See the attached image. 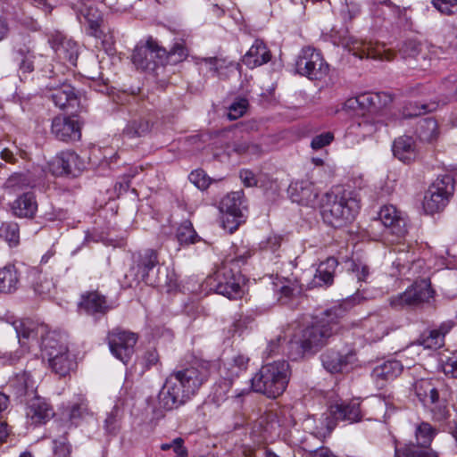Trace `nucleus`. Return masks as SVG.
<instances>
[{"mask_svg":"<svg viewBox=\"0 0 457 457\" xmlns=\"http://www.w3.org/2000/svg\"><path fill=\"white\" fill-rule=\"evenodd\" d=\"M209 376V370L204 364L171 372L158 394V409L169 411L186 403L207 381Z\"/></svg>","mask_w":457,"mask_h":457,"instance_id":"f257e3e1","label":"nucleus"},{"mask_svg":"<svg viewBox=\"0 0 457 457\" xmlns=\"http://www.w3.org/2000/svg\"><path fill=\"white\" fill-rule=\"evenodd\" d=\"M337 317L333 310L316 317L311 325L295 333L288 345L289 357L296 361L307 353H314L325 345L337 329Z\"/></svg>","mask_w":457,"mask_h":457,"instance_id":"f03ea898","label":"nucleus"},{"mask_svg":"<svg viewBox=\"0 0 457 457\" xmlns=\"http://www.w3.org/2000/svg\"><path fill=\"white\" fill-rule=\"evenodd\" d=\"M321 204L324 221L333 227H343L352 222L360 210V199L355 192L335 187L327 192Z\"/></svg>","mask_w":457,"mask_h":457,"instance_id":"7ed1b4c3","label":"nucleus"},{"mask_svg":"<svg viewBox=\"0 0 457 457\" xmlns=\"http://www.w3.org/2000/svg\"><path fill=\"white\" fill-rule=\"evenodd\" d=\"M378 218L385 227L384 237L389 244H397V248L394 251L398 252L399 255L393 262L399 274H406L410 270L411 263L414 262V257L405 251L404 244L400 240L406 234V218L404 214L397 210L395 205H384L378 213Z\"/></svg>","mask_w":457,"mask_h":457,"instance_id":"20e7f679","label":"nucleus"},{"mask_svg":"<svg viewBox=\"0 0 457 457\" xmlns=\"http://www.w3.org/2000/svg\"><path fill=\"white\" fill-rule=\"evenodd\" d=\"M13 326L21 347L30 349L39 346L46 358L52 347L56 349L61 345H67L64 335L49 331L47 326L44 324H37L31 320H20L15 321Z\"/></svg>","mask_w":457,"mask_h":457,"instance_id":"39448f33","label":"nucleus"},{"mask_svg":"<svg viewBox=\"0 0 457 457\" xmlns=\"http://www.w3.org/2000/svg\"><path fill=\"white\" fill-rule=\"evenodd\" d=\"M289 376V365L285 361L265 364L252 378V389L269 398H276L286 390Z\"/></svg>","mask_w":457,"mask_h":457,"instance_id":"423d86ee","label":"nucleus"},{"mask_svg":"<svg viewBox=\"0 0 457 457\" xmlns=\"http://www.w3.org/2000/svg\"><path fill=\"white\" fill-rule=\"evenodd\" d=\"M436 430L428 422H421L415 428L416 444L409 443L403 446H395V457H438L430 448Z\"/></svg>","mask_w":457,"mask_h":457,"instance_id":"0eeeda50","label":"nucleus"},{"mask_svg":"<svg viewBox=\"0 0 457 457\" xmlns=\"http://www.w3.org/2000/svg\"><path fill=\"white\" fill-rule=\"evenodd\" d=\"M454 192V180L450 175L438 176L428 187L423 198V209L428 214L439 212L448 204Z\"/></svg>","mask_w":457,"mask_h":457,"instance_id":"6e6552de","label":"nucleus"},{"mask_svg":"<svg viewBox=\"0 0 457 457\" xmlns=\"http://www.w3.org/2000/svg\"><path fill=\"white\" fill-rule=\"evenodd\" d=\"M414 391L423 406L431 412L435 420L442 421L448 418L449 411L446 400L439 396L438 390L431 380L416 381Z\"/></svg>","mask_w":457,"mask_h":457,"instance_id":"1a4fd4ad","label":"nucleus"},{"mask_svg":"<svg viewBox=\"0 0 457 457\" xmlns=\"http://www.w3.org/2000/svg\"><path fill=\"white\" fill-rule=\"evenodd\" d=\"M295 68L299 74L310 79H321L328 75L329 70L321 53L312 46H305L301 50Z\"/></svg>","mask_w":457,"mask_h":457,"instance_id":"9d476101","label":"nucleus"},{"mask_svg":"<svg viewBox=\"0 0 457 457\" xmlns=\"http://www.w3.org/2000/svg\"><path fill=\"white\" fill-rule=\"evenodd\" d=\"M137 342V334L114 328L108 334V345L112 355L124 364H127L135 352Z\"/></svg>","mask_w":457,"mask_h":457,"instance_id":"9b49d317","label":"nucleus"},{"mask_svg":"<svg viewBox=\"0 0 457 457\" xmlns=\"http://www.w3.org/2000/svg\"><path fill=\"white\" fill-rule=\"evenodd\" d=\"M433 295L434 291L431 289L429 283L422 280L413 284L403 293L390 297L389 304L392 308L400 310L428 302L433 297Z\"/></svg>","mask_w":457,"mask_h":457,"instance_id":"f8f14e48","label":"nucleus"},{"mask_svg":"<svg viewBox=\"0 0 457 457\" xmlns=\"http://www.w3.org/2000/svg\"><path fill=\"white\" fill-rule=\"evenodd\" d=\"M218 281L215 290L228 299L241 297L244 293V278L239 272H234L227 265H223L215 274Z\"/></svg>","mask_w":457,"mask_h":457,"instance_id":"ddd939ff","label":"nucleus"},{"mask_svg":"<svg viewBox=\"0 0 457 457\" xmlns=\"http://www.w3.org/2000/svg\"><path fill=\"white\" fill-rule=\"evenodd\" d=\"M85 167L84 161L72 151L61 152L47 163L48 170L54 176H78Z\"/></svg>","mask_w":457,"mask_h":457,"instance_id":"4468645a","label":"nucleus"},{"mask_svg":"<svg viewBox=\"0 0 457 457\" xmlns=\"http://www.w3.org/2000/svg\"><path fill=\"white\" fill-rule=\"evenodd\" d=\"M339 44L360 59L364 57L375 60L392 59V54L385 50L383 46L374 45L371 42L363 41L353 37H344Z\"/></svg>","mask_w":457,"mask_h":457,"instance_id":"2eb2a0df","label":"nucleus"},{"mask_svg":"<svg viewBox=\"0 0 457 457\" xmlns=\"http://www.w3.org/2000/svg\"><path fill=\"white\" fill-rule=\"evenodd\" d=\"M165 54V49L158 46L154 40L149 39L144 46L135 48L132 62L137 69L154 70L159 60H162Z\"/></svg>","mask_w":457,"mask_h":457,"instance_id":"dca6fc26","label":"nucleus"},{"mask_svg":"<svg viewBox=\"0 0 457 457\" xmlns=\"http://www.w3.org/2000/svg\"><path fill=\"white\" fill-rule=\"evenodd\" d=\"M287 192L293 202L305 206L313 207L319 196V189L309 179L293 181Z\"/></svg>","mask_w":457,"mask_h":457,"instance_id":"f3484780","label":"nucleus"},{"mask_svg":"<svg viewBox=\"0 0 457 457\" xmlns=\"http://www.w3.org/2000/svg\"><path fill=\"white\" fill-rule=\"evenodd\" d=\"M52 134L61 141L74 142L81 137L79 122L71 117L56 116L52 120Z\"/></svg>","mask_w":457,"mask_h":457,"instance_id":"a211bd4d","label":"nucleus"},{"mask_svg":"<svg viewBox=\"0 0 457 457\" xmlns=\"http://www.w3.org/2000/svg\"><path fill=\"white\" fill-rule=\"evenodd\" d=\"M355 361V353L347 349L341 352L328 350L321 355L323 367L331 373L349 370Z\"/></svg>","mask_w":457,"mask_h":457,"instance_id":"6ab92c4d","label":"nucleus"},{"mask_svg":"<svg viewBox=\"0 0 457 457\" xmlns=\"http://www.w3.org/2000/svg\"><path fill=\"white\" fill-rule=\"evenodd\" d=\"M46 96L60 109L74 108L78 104V97L72 86L67 83L50 85L46 87Z\"/></svg>","mask_w":457,"mask_h":457,"instance_id":"aec40b11","label":"nucleus"},{"mask_svg":"<svg viewBox=\"0 0 457 457\" xmlns=\"http://www.w3.org/2000/svg\"><path fill=\"white\" fill-rule=\"evenodd\" d=\"M54 416L52 406L44 399L36 396L30 399L26 407V418L32 425L46 424Z\"/></svg>","mask_w":457,"mask_h":457,"instance_id":"412c9836","label":"nucleus"},{"mask_svg":"<svg viewBox=\"0 0 457 457\" xmlns=\"http://www.w3.org/2000/svg\"><path fill=\"white\" fill-rule=\"evenodd\" d=\"M51 44L61 61L71 66H76L79 56V46L75 41L62 35H56L51 40Z\"/></svg>","mask_w":457,"mask_h":457,"instance_id":"4be33fe9","label":"nucleus"},{"mask_svg":"<svg viewBox=\"0 0 457 457\" xmlns=\"http://www.w3.org/2000/svg\"><path fill=\"white\" fill-rule=\"evenodd\" d=\"M49 351L47 360L52 370L60 377L68 375L75 366V361L69 353L68 346L61 345L59 348H52Z\"/></svg>","mask_w":457,"mask_h":457,"instance_id":"5701e85b","label":"nucleus"},{"mask_svg":"<svg viewBox=\"0 0 457 457\" xmlns=\"http://www.w3.org/2000/svg\"><path fill=\"white\" fill-rule=\"evenodd\" d=\"M403 366L397 360H388L377 365L371 373V377L378 387H383L387 381L397 378L403 371Z\"/></svg>","mask_w":457,"mask_h":457,"instance_id":"b1692460","label":"nucleus"},{"mask_svg":"<svg viewBox=\"0 0 457 457\" xmlns=\"http://www.w3.org/2000/svg\"><path fill=\"white\" fill-rule=\"evenodd\" d=\"M77 15L80 23L87 24L89 35L96 37H101L99 29L101 13L96 7L90 4L82 3L81 5L78 7Z\"/></svg>","mask_w":457,"mask_h":457,"instance_id":"393cba45","label":"nucleus"},{"mask_svg":"<svg viewBox=\"0 0 457 457\" xmlns=\"http://www.w3.org/2000/svg\"><path fill=\"white\" fill-rule=\"evenodd\" d=\"M11 210L18 218H33L37 211V202L34 193L29 191L18 196L12 202Z\"/></svg>","mask_w":457,"mask_h":457,"instance_id":"a878e982","label":"nucleus"},{"mask_svg":"<svg viewBox=\"0 0 457 457\" xmlns=\"http://www.w3.org/2000/svg\"><path fill=\"white\" fill-rule=\"evenodd\" d=\"M329 411L337 420H345L353 423L361 420L360 403L356 399L349 403H336L330 406Z\"/></svg>","mask_w":457,"mask_h":457,"instance_id":"bb28decb","label":"nucleus"},{"mask_svg":"<svg viewBox=\"0 0 457 457\" xmlns=\"http://www.w3.org/2000/svg\"><path fill=\"white\" fill-rule=\"evenodd\" d=\"M337 261L329 257L320 262L316 270L313 278L310 282V287H328L333 283L335 270L337 267Z\"/></svg>","mask_w":457,"mask_h":457,"instance_id":"cd10ccee","label":"nucleus"},{"mask_svg":"<svg viewBox=\"0 0 457 457\" xmlns=\"http://www.w3.org/2000/svg\"><path fill=\"white\" fill-rule=\"evenodd\" d=\"M270 60V54L265 44L256 39L250 49L243 56L242 62L247 67L253 69Z\"/></svg>","mask_w":457,"mask_h":457,"instance_id":"c85d7f7f","label":"nucleus"},{"mask_svg":"<svg viewBox=\"0 0 457 457\" xmlns=\"http://www.w3.org/2000/svg\"><path fill=\"white\" fill-rule=\"evenodd\" d=\"M394 155L401 162L409 163L417 157L416 144L409 136H402L396 138L393 144Z\"/></svg>","mask_w":457,"mask_h":457,"instance_id":"c756f323","label":"nucleus"},{"mask_svg":"<svg viewBox=\"0 0 457 457\" xmlns=\"http://www.w3.org/2000/svg\"><path fill=\"white\" fill-rule=\"evenodd\" d=\"M365 337L368 341L376 342L388 334V320L378 315H372L365 321Z\"/></svg>","mask_w":457,"mask_h":457,"instance_id":"7c9ffc66","label":"nucleus"},{"mask_svg":"<svg viewBox=\"0 0 457 457\" xmlns=\"http://www.w3.org/2000/svg\"><path fill=\"white\" fill-rule=\"evenodd\" d=\"M20 281L18 270L12 264L0 269V293H12L18 288Z\"/></svg>","mask_w":457,"mask_h":457,"instance_id":"2f4dec72","label":"nucleus"},{"mask_svg":"<svg viewBox=\"0 0 457 457\" xmlns=\"http://www.w3.org/2000/svg\"><path fill=\"white\" fill-rule=\"evenodd\" d=\"M79 307L87 313H104L108 310L104 296L97 292H91L82 296Z\"/></svg>","mask_w":457,"mask_h":457,"instance_id":"473e14b6","label":"nucleus"},{"mask_svg":"<svg viewBox=\"0 0 457 457\" xmlns=\"http://www.w3.org/2000/svg\"><path fill=\"white\" fill-rule=\"evenodd\" d=\"M35 184V179L29 171L14 172L4 182V188L11 192H17Z\"/></svg>","mask_w":457,"mask_h":457,"instance_id":"72a5a7b5","label":"nucleus"},{"mask_svg":"<svg viewBox=\"0 0 457 457\" xmlns=\"http://www.w3.org/2000/svg\"><path fill=\"white\" fill-rule=\"evenodd\" d=\"M220 375L221 378L213 386L211 395L212 401L217 405H220L228 398V393L231 390L234 379L229 376H226L222 372H220Z\"/></svg>","mask_w":457,"mask_h":457,"instance_id":"f704fd0d","label":"nucleus"},{"mask_svg":"<svg viewBox=\"0 0 457 457\" xmlns=\"http://www.w3.org/2000/svg\"><path fill=\"white\" fill-rule=\"evenodd\" d=\"M452 325L450 323L443 324L439 329H433L429 334L422 338L421 345L424 348L438 349L444 345V337L450 331Z\"/></svg>","mask_w":457,"mask_h":457,"instance_id":"c9c22d12","label":"nucleus"},{"mask_svg":"<svg viewBox=\"0 0 457 457\" xmlns=\"http://www.w3.org/2000/svg\"><path fill=\"white\" fill-rule=\"evenodd\" d=\"M241 197L239 192H232L224 197L220 202V212L223 214H230L233 219L242 215Z\"/></svg>","mask_w":457,"mask_h":457,"instance_id":"e433bc0d","label":"nucleus"},{"mask_svg":"<svg viewBox=\"0 0 457 457\" xmlns=\"http://www.w3.org/2000/svg\"><path fill=\"white\" fill-rule=\"evenodd\" d=\"M150 128L151 123L147 119L134 117L128 122L123 134L129 137H142L149 132Z\"/></svg>","mask_w":457,"mask_h":457,"instance_id":"4c0bfd02","label":"nucleus"},{"mask_svg":"<svg viewBox=\"0 0 457 457\" xmlns=\"http://www.w3.org/2000/svg\"><path fill=\"white\" fill-rule=\"evenodd\" d=\"M418 135L423 141L432 142L438 137V126L436 120L432 118L424 119L418 127Z\"/></svg>","mask_w":457,"mask_h":457,"instance_id":"58836bf2","label":"nucleus"},{"mask_svg":"<svg viewBox=\"0 0 457 457\" xmlns=\"http://www.w3.org/2000/svg\"><path fill=\"white\" fill-rule=\"evenodd\" d=\"M248 359L244 355H237L232 360L227 361L220 372L232 378H238L242 371L246 369Z\"/></svg>","mask_w":457,"mask_h":457,"instance_id":"ea45409f","label":"nucleus"},{"mask_svg":"<svg viewBox=\"0 0 457 457\" xmlns=\"http://www.w3.org/2000/svg\"><path fill=\"white\" fill-rule=\"evenodd\" d=\"M176 236L180 245L195 244L200 240L189 220H185L179 225Z\"/></svg>","mask_w":457,"mask_h":457,"instance_id":"a19ab883","label":"nucleus"},{"mask_svg":"<svg viewBox=\"0 0 457 457\" xmlns=\"http://www.w3.org/2000/svg\"><path fill=\"white\" fill-rule=\"evenodd\" d=\"M122 419V411L120 407L116 404L112 407V411L107 413L104 420V428L106 433L110 435H116L120 429V423Z\"/></svg>","mask_w":457,"mask_h":457,"instance_id":"79ce46f5","label":"nucleus"},{"mask_svg":"<svg viewBox=\"0 0 457 457\" xmlns=\"http://www.w3.org/2000/svg\"><path fill=\"white\" fill-rule=\"evenodd\" d=\"M0 237L11 247L18 245L20 242L19 226L15 222H4L0 226Z\"/></svg>","mask_w":457,"mask_h":457,"instance_id":"37998d69","label":"nucleus"},{"mask_svg":"<svg viewBox=\"0 0 457 457\" xmlns=\"http://www.w3.org/2000/svg\"><path fill=\"white\" fill-rule=\"evenodd\" d=\"M436 109V104H418L417 103H410L409 105L404 107L403 115L404 117H415L421 114H425L428 112H433Z\"/></svg>","mask_w":457,"mask_h":457,"instance_id":"c03bdc74","label":"nucleus"},{"mask_svg":"<svg viewBox=\"0 0 457 457\" xmlns=\"http://www.w3.org/2000/svg\"><path fill=\"white\" fill-rule=\"evenodd\" d=\"M158 263V257L156 251L153 249H146L140 255L139 267L143 269V277H145L149 270L154 268Z\"/></svg>","mask_w":457,"mask_h":457,"instance_id":"a18cd8bd","label":"nucleus"},{"mask_svg":"<svg viewBox=\"0 0 457 457\" xmlns=\"http://www.w3.org/2000/svg\"><path fill=\"white\" fill-rule=\"evenodd\" d=\"M34 275H37V280L34 284V290L37 294L46 296L52 293L54 289V284L51 278L46 276L33 271Z\"/></svg>","mask_w":457,"mask_h":457,"instance_id":"49530a36","label":"nucleus"},{"mask_svg":"<svg viewBox=\"0 0 457 457\" xmlns=\"http://www.w3.org/2000/svg\"><path fill=\"white\" fill-rule=\"evenodd\" d=\"M90 414L87 400L84 397H79L78 402L74 403L71 407L70 419L73 420Z\"/></svg>","mask_w":457,"mask_h":457,"instance_id":"de8ad7c7","label":"nucleus"},{"mask_svg":"<svg viewBox=\"0 0 457 457\" xmlns=\"http://www.w3.org/2000/svg\"><path fill=\"white\" fill-rule=\"evenodd\" d=\"M248 108V101L245 98H238L228 108V118L230 120L242 117Z\"/></svg>","mask_w":457,"mask_h":457,"instance_id":"09e8293b","label":"nucleus"},{"mask_svg":"<svg viewBox=\"0 0 457 457\" xmlns=\"http://www.w3.org/2000/svg\"><path fill=\"white\" fill-rule=\"evenodd\" d=\"M432 4L445 15L453 14L457 11V0H432Z\"/></svg>","mask_w":457,"mask_h":457,"instance_id":"8fccbe9b","label":"nucleus"},{"mask_svg":"<svg viewBox=\"0 0 457 457\" xmlns=\"http://www.w3.org/2000/svg\"><path fill=\"white\" fill-rule=\"evenodd\" d=\"M441 365L444 373L453 378H457V355L441 359Z\"/></svg>","mask_w":457,"mask_h":457,"instance_id":"3c124183","label":"nucleus"},{"mask_svg":"<svg viewBox=\"0 0 457 457\" xmlns=\"http://www.w3.org/2000/svg\"><path fill=\"white\" fill-rule=\"evenodd\" d=\"M334 140V134L332 132H324L320 135L315 136L311 142V147L313 150L321 149L328 145Z\"/></svg>","mask_w":457,"mask_h":457,"instance_id":"603ef678","label":"nucleus"},{"mask_svg":"<svg viewBox=\"0 0 457 457\" xmlns=\"http://www.w3.org/2000/svg\"><path fill=\"white\" fill-rule=\"evenodd\" d=\"M161 449L162 451L173 450L179 457H186L187 455V451L186 447L183 445V439L180 437L175 438L170 443H165L161 445Z\"/></svg>","mask_w":457,"mask_h":457,"instance_id":"864d4df0","label":"nucleus"},{"mask_svg":"<svg viewBox=\"0 0 457 457\" xmlns=\"http://www.w3.org/2000/svg\"><path fill=\"white\" fill-rule=\"evenodd\" d=\"M54 457H70L71 446L65 438L54 440Z\"/></svg>","mask_w":457,"mask_h":457,"instance_id":"5fc2aeb1","label":"nucleus"},{"mask_svg":"<svg viewBox=\"0 0 457 457\" xmlns=\"http://www.w3.org/2000/svg\"><path fill=\"white\" fill-rule=\"evenodd\" d=\"M281 240L282 238L278 235H270L260 243V248L263 251L275 253L280 247Z\"/></svg>","mask_w":457,"mask_h":457,"instance_id":"6e6d98bb","label":"nucleus"},{"mask_svg":"<svg viewBox=\"0 0 457 457\" xmlns=\"http://www.w3.org/2000/svg\"><path fill=\"white\" fill-rule=\"evenodd\" d=\"M251 142L245 141V140H237L234 141L230 145H228L227 151L228 154H230L231 153H235L237 155L242 156L243 158H245L246 154L248 152V147L250 145Z\"/></svg>","mask_w":457,"mask_h":457,"instance_id":"4d7b16f0","label":"nucleus"},{"mask_svg":"<svg viewBox=\"0 0 457 457\" xmlns=\"http://www.w3.org/2000/svg\"><path fill=\"white\" fill-rule=\"evenodd\" d=\"M221 221L223 228L228 230L229 233H233L239 227L242 221V215L233 219L230 214H223Z\"/></svg>","mask_w":457,"mask_h":457,"instance_id":"13d9d810","label":"nucleus"},{"mask_svg":"<svg viewBox=\"0 0 457 457\" xmlns=\"http://www.w3.org/2000/svg\"><path fill=\"white\" fill-rule=\"evenodd\" d=\"M189 179L198 188L204 189L209 186V181L203 170H195L190 173Z\"/></svg>","mask_w":457,"mask_h":457,"instance_id":"bf43d9fd","label":"nucleus"},{"mask_svg":"<svg viewBox=\"0 0 457 457\" xmlns=\"http://www.w3.org/2000/svg\"><path fill=\"white\" fill-rule=\"evenodd\" d=\"M352 271L358 281H366L370 274L368 266L361 262H353Z\"/></svg>","mask_w":457,"mask_h":457,"instance_id":"052dcab7","label":"nucleus"},{"mask_svg":"<svg viewBox=\"0 0 457 457\" xmlns=\"http://www.w3.org/2000/svg\"><path fill=\"white\" fill-rule=\"evenodd\" d=\"M275 290L279 292L280 294L279 300H282L283 297H289L291 295L294 294V292L296 289L295 287L292 285L289 281L281 282L280 286L275 284Z\"/></svg>","mask_w":457,"mask_h":457,"instance_id":"680f3d73","label":"nucleus"},{"mask_svg":"<svg viewBox=\"0 0 457 457\" xmlns=\"http://www.w3.org/2000/svg\"><path fill=\"white\" fill-rule=\"evenodd\" d=\"M360 125H361L365 135H371L380 128L381 121L380 120L372 121V120L366 119Z\"/></svg>","mask_w":457,"mask_h":457,"instance_id":"e2e57ef3","label":"nucleus"},{"mask_svg":"<svg viewBox=\"0 0 457 457\" xmlns=\"http://www.w3.org/2000/svg\"><path fill=\"white\" fill-rule=\"evenodd\" d=\"M240 179L246 187H253L257 184V179L254 174L249 170H241Z\"/></svg>","mask_w":457,"mask_h":457,"instance_id":"0e129e2a","label":"nucleus"},{"mask_svg":"<svg viewBox=\"0 0 457 457\" xmlns=\"http://www.w3.org/2000/svg\"><path fill=\"white\" fill-rule=\"evenodd\" d=\"M247 149L248 152L246 154L245 159L248 160L258 158L262 154V146L256 143H250V145Z\"/></svg>","mask_w":457,"mask_h":457,"instance_id":"69168bd1","label":"nucleus"},{"mask_svg":"<svg viewBox=\"0 0 457 457\" xmlns=\"http://www.w3.org/2000/svg\"><path fill=\"white\" fill-rule=\"evenodd\" d=\"M20 70L22 71L24 73L30 72L33 71V62L31 60L30 55L25 56L21 60L20 63Z\"/></svg>","mask_w":457,"mask_h":457,"instance_id":"338daca9","label":"nucleus"},{"mask_svg":"<svg viewBox=\"0 0 457 457\" xmlns=\"http://www.w3.org/2000/svg\"><path fill=\"white\" fill-rule=\"evenodd\" d=\"M403 55L405 56H413L417 54V46L414 43H407L405 46L400 50Z\"/></svg>","mask_w":457,"mask_h":457,"instance_id":"774afa93","label":"nucleus"}]
</instances>
